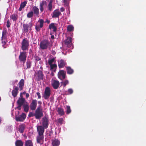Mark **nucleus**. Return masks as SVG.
Here are the masks:
<instances>
[{
  "mask_svg": "<svg viewBox=\"0 0 146 146\" xmlns=\"http://www.w3.org/2000/svg\"><path fill=\"white\" fill-rule=\"evenodd\" d=\"M52 45L50 44V42L47 40L45 39L41 41L40 44V49L45 50L48 48L50 49Z\"/></svg>",
  "mask_w": 146,
  "mask_h": 146,
  "instance_id": "1",
  "label": "nucleus"
},
{
  "mask_svg": "<svg viewBox=\"0 0 146 146\" xmlns=\"http://www.w3.org/2000/svg\"><path fill=\"white\" fill-rule=\"evenodd\" d=\"M35 118L38 119L40 118L43 116L42 109L41 106H38L35 111Z\"/></svg>",
  "mask_w": 146,
  "mask_h": 146,
  "instance_id": "2",
  "label": "nucleus"
},
{
  "mask_svg": "<svg viewBox=\"0 0 146 146\" xmlns=\"http://www.w3.org/2000/svg\"><path fill=\"white\" fill-rule=\"evenodd\" d=\"M25 99L23 97L19 98L17 101L18 106L17 108L19 110H20L21 108V106L26 103Z\"/></svg>",
  "mask_w": 146,
  "mask_h": 146,
  "instance_id": "3",
  "label": "nucleus"
},
{
  "mask_svg": "<svg viewBox=\"0 0 146 146\" xmlns=\"http://www.w3.org/2000/svg\"><path fill=\"white\" fill-rule=\"evenodd\" d=\"M21 49L24 51L28 49L29 45V42L27 40V38H24L23 39L21 42Z\"/></svg>",
  "mask_w": 146,
  "mask_h": 146,
  "instance_id": "4",
  "label": "nucleus"
},
{
  "mask_svg": "<svg viewBox=\"0 0 146 146\" xmlns=\"http://www.w3.org/2000/svg\"><path fill=\"white\" fill-rule=\"evenodd\" d=\"M27 55V52L25 51L21 52L19 56V61L24 63L26 60Z\"/></svg>",
  "mask_w": 146,
  "mask_h": 146,
  "instance_id": "5",
  "label": "nucleus"
},
{
  "mask_svg": "<svg viewBox=\"0 0 146 146\" xmlns=\"http://www.w3.org/2000/svg\"><path fill=\"white\" fill-rule=\"evenodd\" d=\"M38 22L40 24L39 25H36L35 27L36 31L37 32L40 31V30L41 28L43 27L44 21L43 19H40L38 20Z\"/></svg>",
  "mask_w": 146,
  "mask_h": 146,
  "instance_id": "6",
  "label": "nucleus"
},
{
  "mask_svg": "<svg viewBox=\"0 0 146 146\" xmlns=\"http://www.w3.org/2000/svg\"><path fill=\"white\" fill-rule=\"evenodd\" d=\"M50 94V90L48 87H46L44 90V92L43 97L45 100H48L49 98Z\"/></svg>",
  "mask_w": 146,
  "mask_h": 146,
  "instance_id": "7",
  "label": "nucleus"
},
{
  "mask_svg": "<svg viewBox=\"0 0 146 146\" xmlns=\"http://www.w3.org/2000/svg\"><path fill=\"white\" fill-rule=\"evenodd\" d=\"M37 101L36 99H33L32 100L31 103L29 107L30 109L32 111L35 110L37 107Z\"/></svg>",
  "mask_w": 146,
  "mask_h": 146,
  "instance_id": "8",
  "label": "nucleus"
},
{
  "mask_svg": "<svg viewBox=\"0 0 146 146\" xmlns=\"http://www.w3.org/2000/svg\"><path fill=\"white\" fill-rule=\"evenodd\" d=\"M26 118V114L23 113L21 115H16L15 116V120L17 121H23Z\"/></svg>",
  "mask_w": 146,
  "mask_h": 146,
  "instance_id": "9",
  "label": "nucleus"
},
{
  "mask_svg": "<svg viewBox=\"0 0 146 146\" xmlns=\"http://www.w3.org/2000/svg\"><path fill=\"white\" fill-rule=\"evenodd\" d=\"M42 126L45 129L48 128L49 124V121L48 117H45L42 118Z\"/></svg>",
  "mask_w": 146,
  "mask_h": 146,
  "instance_id": "10",
  "label": "nucleus"
},
{
  "mask_svg": "<svg viewBox=\"0 0 146 146\" xmlns=\"http://www.w3.org/2000/svg\"><path fill=\"white\" fill-rule=\"evenodd\" d=\"M58 78L61 80L64 79L66 77V72L64 70H60L59 71L58 74Z\"/></svg>",
  "mask_w": 146,
  "mask_h": 146,
  "instance_id": "11",
  "label": "nucleus"
},
{
  "mask_svg": "<svg viewBox=\"0 0 146 146\" xmlns=\"http://www.w3.org/2000/svg\"><path fill=\"white\" fill-rule=\"evenodd\" d=\"M72 38L70 37H68L64 41L65 44L68 48L72 46Z\"/></svg>",
  "mask_w": 146,
  "mask_h": 146,
  "instance_id": "12",
  "label": "nucleus"
},
{
  "mask_svg": "<svg viewBox=\"0 0 146 146\" xmlns=\"http://www.w3.org/2000/svg\"><path fill=\"white\" fill-rule=\"evenodd\" d=\"M44 138L43 135H38L36 138L37 143L42 144L44 142Z\"/></svg>",
  "mask_w": 146,
  "mask_h": 146,
  "instance_id": "13",
  "label": "nucleus"
},
{
  "mask_svg": "<svg viewBox=\"0 0 146 146\" xmlns=\"http://www.w3.org/2000/svg\"><path fill=\"white\" fill-rule=\"evenodd\" d=\"M61 14V12L58 9L54 10L52 14V18H58L59 16Z\"/></svg>",
  "mask_w": 146,
  "mask_h": 146,
  "instance_id": "14",
  "label": "nucleus"
},
{
  "mask_svg": "<svg viewBox=\"0 0 146 146\" xmlns=\"http://www.w3.org/2000/svg\"><path fill=\"white\" fill-rule=\"evenodd\" d=\"M38 135H43L44 131V128L42 126H38L37 127Z\"/></svg>",
  "mask_w": 146,
  "mask_h": 146,
  "instance_id": "15",
  "label": "nucleus"
},
{
  "mask_svg": "<svg viewBox=\"0 0 146 146\" xmlns=\"http://www.w3.org/2000/svg\"><path fill=\"white\" fill-rule=\"evenodd\" d=\"M59 82L57 80H54L52 83V86L54 89H57L60 85Z\"/></svg>",
  "mask_w": 146,
  "mask_h": 146,
  "instance_id": "16",
  "label": "nucleus"
},
{
  "mask_svg": "<svg viewBox=\"0 0 146 146\" xmlns=\"http://www.w3.org/2000/svg\"><path fill=\"white\" fill-rule=\"evenodd\" d=\"M32 11L33 13L36 16H38L39 15V9L37 7L33 6L32 8Z\"/></svg>",
  "mask_w": 146,
  "mask_h": 146,
  "instance_id": "17",
  "label": "nucleus"
},
{
  "mask_svg": "<svg viewBox=\"0 0 146 146\" xmlns=\"http://www.w3.org/2000/svg\"><path fill=\"white\" fill-rule=\"evenodd\" d=\"M66 64V62L62 59H61L58 61V66L60 68H63Z\"/></svg>",
  "mask_w": 146,
  "mask_h": 146,
  "instance_id": "18",
  "label": "nucleus"
},
{
  "mask_svg": "<svg viewBox=\"0 0 146 146\" xmlns=\"http://www.w3.org/2000/svg\"><path fill=\"white\" fill-rule=\"evenodd\" d=\"M19 88L15 86L14 89L12 91V94L13 96L15 98L16 97L18 93Z\"/></svg>",
  "mask_w": 146,
  "mask_h": 146,
  "instance_id": "19",
  "label": "nucleus"
},
{
  "mask_svg": "<svg viewBox=\"0 0 146 146\" xmlns=\"http://www.w3.org/2000/svg\"><path fill=\"white\" fill-rule=\"evenodd\" d=\"M44 75L42 71L39 70L38 72V79L37 81H39L41 80H42L43 78Z\"/></svg>",
  "mask_w": 146,
  "mask_h": 146,
  "instance_id": "20",
  "label": "nucleus"
},
{
  "mask_svg": "<svg viewBox=\"0 0 146 146\" xmlns=\"http://www.w3.org/2000/svg\"><path fill=\"white\" fill-rule=\"evenodd\" d=\"M57 24L54 23H52L49 25L48 28L50 29H53V31L54 32H56L57 29V26L55 25Z\"/></svg>",
  "mask_w": 146,
  "mask_h": 146,
  "instance_id": "21",
  "label": "nucleus"
},
{
  "mask_svg": "<svg viewBox=\"0 0 146 146\" xmlns=\"http://www.w3.org/2000/svg\"><path fill=\"white\" fill-rule=\"evenodd\" d=\"M47 5V3L46 1H42L40 3V10L41 12H42L44 11V6H46Z\"/></svg>",
  "mask_w": 146,
  "mask_h": 146,
  "instance_id": "22",
  "label": "nucleus"
},
{
  "mask_svg": "<svg viewBox=\"0 0 146 146\" xmlns=\"http://www.w3.org/2000/svg\"><path fill=\"white\" fill-rule=\"evenodd\" d=\"M60 141L57 139L52 140V146H59L60 144Z\"/></svg>",
  "mask_w": 146,
  "mask_h": 146,
  "instance_id": "23",
  "label": "nucleus"
},
{
  "mask_svg": "<svg viewBox=\"0 0 146 146\" xmlns=\"http://www.w3.org/2000/svg\"><path fill=\"white\" fill-rule=\"evenodd\" d=\"M25 84V81L24 79H21L18 83V85L20 91L22 90Z\"/></svg>",
  "mask_w": 146,
  "mask_h": 146,
  "instance_id": "24",
  "label": "nucleus"
},
{
  "mask_svg": "<svg viewBox=\"0 0 146 146\" xmlns=\"http://www.w3.org/2000/svg\"><path fill=\"white\" fill-rule=\"evenodd\" d=\"M25 125L24 124H21L19 126V131L21 133H23L24 131Z\"/></svg>",
  "mask_w": 146,
  "mask_h": 146,
  "instance_id": "25",
  "label": "nucleus"
},
{
  "mask_svg": "<svg viewBox=\"0 0 146 146\" xmlns=\"http://www.w3.org/2000/svg\"><path fill=\"white\" fill-rule=\"evenodd\" d=\"M57 111L60 116H63L64 115L65 113L64 109L61 108H57Z\"/></svg>",
  "mask_w": 146,
  "mask_h": 146,
  "instance_id": "26",
  "label": "nucleus"
},
{
  "mask_svg": "<svg viewBox=\"0 0 146 146\" xmlns=\"http://www.w3.org/2000/svg\"><path fill=\"white\" fill-rule=\"evenodd\" d=\"M66 70L67 73L70 75L72 74L74 72V70L70 66H67Z\"/></svg>",
  "mask_w": 146,
  "mask_h": 146,
  "instance_id": "27",
  "label": "nucleus"
},
{
  "mask_svg": "<svg viewBox=\"0 0 146 146\" xmlns=\"http://www.w3.org/2000/svg\"><path fill=\"white\" fill-rule=\"evenodd\" d=\"M27 67L26 68L24 66L23 67V69L24 70H26L27 69L30 68L31 66V63L30 60H27L26 63Z\"/></svg>",
  "mask_w": 146,
  "mask_h": 146,
  "instance_id": "28",
  "label": "nucleus"
},
{
  "mask_svg": "<svg viewBox=\"0 0 146 146\" xmlns=\"http://www.w3.org/2000/svg\"><path fill=\"white\" fill-rule=\"evenodd\" d=\"M24 108V111L27 113L29 110V106L27 102H26V103L23 106Z\"/></svg>",
  "mask_w": 146,
  "mask_h": 146,
  "instance_id": "29",
  "label": "nucleus"
},
{
  "mask_svg": "<svg viewBox=\"0 0 146 146\" xmlns=\"http://www.w3.org/2000/svg\"><path fill=\"white\" fill-rule=\"evenodd\" d=\"M16 146H23V142L21 140H17L15 142Z\"/></svg>",
  "mask_w": 146,
  "mask_h": 146,
  "instance_id": "30",
  "label": "nucleus"
},
{
  "mask_svg": "<svg viewBox=\"0 0 146 146\" xmlns=\"http://www.w3.org/2000/svg\"><path fill=\"white\" fill-rule=\"evenodd\" d=\"M25 146H33V143L30 140L26 141L25 144Z\"/></svg>",
  "mask_w": 146,
  "mask_h": 146,
  "instance_id": "31",
  "label": "nucleus"
},
{
  "mask_svg": "<svg viewBox=\"0 0 146 146\" xmlns=\"http://www.w3.org/2000/svg\"><path fill=\"white\" fill-rule=\"evenodd\" d=\"M50 69L53 70V71L55 72L57 68V65L55 64H52L50 65Z\"/></svg>",
  "mask_w": 146,
  "mask_h": 146,
  "instance_id": "32",
  "label": "nucleus"
},
{
  "mask_svg": "<svg viewBox=\"0 0 146 146\" xmlns=\"http://www.w3.org/2000/svg\"><path fill=\"white\" fill-rule=\"evenodd\" d=\"M24 31L25 32H27L28 30V26L27 24H24L23 25Z\"/></svg>",
  "mask_w": 146,
  "mask_h": 146,
  "instance_id": "33",
  "label": "nucleus"
},
{
  "mask_svg": "<svg viewBox=\"0 0 146 146\" xmlns=\"http://www.w3.org/2000/svg\"><path fill=\"white\" fill-rule=\"evenodd\" d=\"M71 112V110L70 106H66V112L67 114H69Z\"/></svg>",
  "mask_w": 146,
  "mask_h": 146,
  "instance_id": "34",
  "label": "nucleus"
},
{
  "mask_svg": "<svg viewBox=\"0 0 146 146\" xmlns=\"http://www.w3.org/2000/svg\"><path fill=\"white\" fill-rule=\"evenodd\" d=\"M34 14L32 11L29 12L27 15V17L28 18H32Z\"/></svg>",
  "mask_w": 146,
  "mask_h": 146,
  "instance_id": "35",
  "label": "nucleus"
},
{
  "mask_svg": "<svg viewBox=\"0 0 146 146\" xmlns=\"http://www.w3.org/2000/svg\"><path fill=\"white\" fill-rule=\"evenodd\" d=\"M74 27L72 25H69L67 27V30L68 31L71 32L73 30Z\"/></svg>",
  "mask_w": 146,
  "mask_h": 146,
  "instance_id": "36",
  "label": "nucleus"
},
{
  "mask_svg": "<svg viewBox=\"0 0 146 146\" xmlns=\"http://www.w3.org/2000/svg\"><path fill=\"white\" fill-rule=\"evenodd\" d=\"M69 83L68 80H66L64 82H61V84L64 87H65L66 85Z\"/></svg>",
  "mask_w": 146,
  "mask_h": 146,
  "instance_id": "37",
  "label": "nucleus"
},
{
  "mask_svg": "<svg viewBox=\"0 0 146 146\" xmlns=\"http://www.w3.org/2000/svg\"><path fill=\"white\" fill-rule=\"evenodd\" d=\"M27 1H25L21 3L20 6L24 8L26 5V4L27 3Z\"/></svg>",
  "mask_w": 146,
  "mask_h": 146,
  "instance_id": "38",
  "label": "nucleus"
},
{
  "mask_svg": "<svg viewBox=\"0 0 146 146\" xmlns=\"http://www.w3.org/2000/svg\"><path fill=\"white\" fill-rule=\"evenodd\" d=\"M11 17L13 21H16L17 19V16L15 14H13Z\"/></svg>",
  "mask_w": 146,
  "mask_h": 146,
  "instance_id": "39",
  "label": "nucleus"
},
{
  "mask_svg": "<svg viewBox=\"0 0 146 146\" xmlns=\"http://www.w3.org/2000/svg\"><path fill=\"white\" fill-rule=\"evenodd\" d=\"M7 42V40L1 39V43L2 44V46L4 48H6L4 46V45L6 44Z\"/></svg>",
  "mask_w": 146,
  "mask_h": 146,
  "instance_id": "40",
  "label": "nucleus"
},
{
  "mask_svg": "<svg viewBox=\"0 0 146 146\" xmlns=\"http://www.w3.org/2000/svg\"><path fill=\"white\" fill-rule=\"evenodd\" d=\"M52 4H48V9L50 11H52Z\"/></svg>",
  "mask_w": 146,
  "mask_h": 146,
  "instance_id": "41",
  "label": "nucleus"
},
{
  "mask_svg": "<svg viewBox=\"0 0 146 146\" xmlns=\"http://www.w3.org/2000/svg\"><path fill=\"white\" fill-rule=\"evenodd\" d=\"M63 121L62 118H59L58 119V123L60 124H62L63 123Z\"/></svg>",
  "mask_w": 146,
  "mask_h": 146,
  "instance_id": "42",
  "label": "nucleus"
},
{
  "mask_svg": "<svg viewBox=\"0 0 146 146\" xmlns=\"http://www.w3.org/2000/svg\"><path fill=\"white\" fill-rule=\"evenodd\" d=\"M7 31L6 29H4L2 32V36H6Z\"/></svg>",
  "mask_w": 146,
  "mask_h": 146,
  "instance_id": "43",
  "label": "nucleus"
},
{
  "mask_svg": "<svg viewBox=\"0 0 146 146\" xmlns=\"http://www.w3.org/2000/svg\"><path fill=\"white\" fill-rule=\"evenodd\" d=\"M54 60V58H53L49 60H48V63L49 65H50L52 64V63L53 62Z\"/></svg>",
  "mask_w": 146,
  "mask_h": 146,
  "instance_id": "44",
  "label": "nucleus"
},
{
  "mask_svg": "<svg viewBox=\"0 0 146 146\" xmlns=\"http://www.w3.org/2000/svg\"><path fill=\"white\" fill-rule=\"evenodd\" d=\"M28 116L29 117L33 116H35V113H34L32 112H30L29 113Z\"/></svg>",
  "mask_w": 146,
  "mask_h": 146,
  "instance_id": "45",
  "label": "nucleus"
},
{
  "mask_svg": "<svg viewBox=\"0 0 146 146\" xmlns=\"http://www.w3.org/2000/svg\"><path fill=\"white\" fill-rule=\"evenodd\" d=\"M33 26V24L31 22H30L29 23L28 25V28H29L30 31H31L32 30V27Z\"/></svg>",
  "mask_w": 146,
  "mask_h": 146,
  "instance_id": "46",
  "label": "nucleus"
},
{
  "mask_svg": "<svg viewBox=\"0 0 146 146\" xmlns=\"http://www.w3.org/2000/svg\"><path fill=\"white\" fill-rule=\"evenodd\" d=\"M34 58L36 61H38L41 60L40 58L37 56H35Z\"/></svg>",
  "mask_w": 146,
  "mask_h": 146,
  "instance_id": "47",
  "label": "nucleus"
},
{
  "mask_svg": "<svg viewBox=\"0 0 146 146\" xmlns=\"http://www.w3.org/2000/svg\"><path fill=\"white\" fill-rule=\"evenodd\" d=\"M68 92L69 94H72L73 93V90L72 89L70 88L68 89Z\"/></svg>",
  "mask_w": 146,
  "mask_h": 146,
  "instance_id": "48",
  "label": "nucleus"
},
{
  "mask_svg": "<svg viewBox=\"0 0 146 146\" xmlns=\"http://www.w3.org/2000/svg\"><path fill=\"white\" fill-rule=\"evenodd\" d=\"M7 28H9L10 27V21L8 19L7 20Z\"/></svg>",
  "mask_w": 146,
  "mask_h": 146,
  "instance_id": "49",
  "label": "nucleus"
},
{
  "mask_svg": "<svg viewBox=\"0 0 146 146\" xmlns=\"http://www.w3.org/2000/svg\"><path fill=\"white\" fill-rule=\"evenodd\" d=\"M36 94L38 96V98L40 99L41 98V96L40 95V94L39 92H37L36 93Z\"/></svg>",
  "mask_w": 146,
  "mask_h": 146,
  "instance_id": "50",
  "label": "nucleus"
},
{
  "mask_svg": "<svg viewBox=\"0 0 146 146\" xmlns=\"http://www.w3.org/2000/svg\"><path fill=\"white\" fill-rule=\"evenodd\" d=\"M1 39L4 40H7V36H2L1 37Z\"/></svg>",
  "mask_w": 146,
  "mask_h": 146,
  "instance_id": "51",
  "label": "nucleus"
},
{
  "mask_svg": "<svg viewBox=\"0 0 146 146\" xmlns=\"http://www.w3.org/2000/svg\"><path fill=\"white\" fill-rule=\"evenodd\" d=\"M50 21L48 19H46V21L44 22L45 23H47L48 24H49L50 23Z\"/></svg>",
  "mask_w": 146,
  "mask_h": 146,
  "instance_id": "52",
  "label": "nucleus"
},
{
  "mask_svg": "<svg viewBox=\"0 0 146 146\" xmlns=\"http://www.w3.org/2000/svg\"><path fill=\"white\" fill-rule=\"evenodd\" d=\"M53 131L52 130H51L49 132L50 136H51L52 134L53 133Z\"/></svg>",
  "mask_w": 146,
  "mask_h": 146,
  "instance_id": "53",
  "label": "nucleus"
},
{
  "mask_svg": "<svg viewBox=\"0 0 146 146\" xmlns=\"http://www.w3.org/2000/svg\"><path fill=\"white\" fill-rule=\"evenodd\" d=\"M60 10L61 12H63L64 11V9L63 7H61Z\"/></svg>",
  "mask_w": 146,
  "mask_h": 146,
  "instance_id": "54",
  "label": "nucleus"
},
{
  "mask_svg": "<svg viewBox=\"0 0 146 146\" xmlns=\"http://www.w3.org/2000/svg\"><path fill=\"white\" fill-rule=\"evenodd\" d=\"M26 98H28L29 96V94L28 93H26Z\"/></svg>",
  "mask_w": 146,
  "mask_h": 146,
  "instance_id": "55",
  "label": "nucleus"
},
{
  "mask_svg": "<svg viewBox=\"0 0 146 146\" xmlns=\"http://www.w3.org/2000/svg\"><path fill=\"white\" fill-rule=\"evenodd\" d=\"M23 8H22V7H21V6H20V7L19 8V11H21L22 10V9Z\"/></svg>",
  "mask_w": 146,
  "mask_h": 146,
  "instance_id": "56",
  "label": "nucleus"
},
{
  "mask_svg": "<svg viewBox=\"0 0 146 146\" xmlns=\"http://www.w3.org/2000/svg\"><path fill=\"white\" fill-rule=\"evenodd\" d=\"M42 102L40 101H39L38 102V103L40 105L39 106H41V105L42 104Z\"/></svg>",
  "mask_w": 146,
  "mask_h": 146,
  "instance_id": "57",
  "label": "nucleus"
},
{
  "mask_svg": "<svg viewBox=\"0 0 146 146\" xmlns=\"http://www.w3.org/2000/svg\"><path fill=\"white\" fill-rule=\"evenodd\" d=\"M53 0H50L49 4H52Z\"/></svg>",
  "mask_w": 146,
  "mask_h": 146,
  "instance_id": "58",
  "label": "nucleus"
},
{
  "mask_svg": "<svg viewBox=\"0 0 146 146\" xmlns=\"http://www.w3.org/2000/svg\"><path fill=\"white\" fill-rule=\"evenodd\" d=\"M68 0H63V2L66 3L67 2Z\"/></svg>",
  "mask_w": 146,
  "mask_h": 146,
  "instance_id": "59",
  "label": "nucleus"
},
{
  "mask_svg": "<svg viewBox=\"0 0 146 146\" xmlns=\"http://www.w3.org/2000/svg\"><path fill=\"white\" fill-rule=\"evenodd\" d=\"M51 38H52V39H54V35H52L51 36Z\"/></svg>",
  "mask_w": 146,
  "mask_h": 146,
  "instance_id": "60",
  "label": "nucleus"
},
{
  "mask_svg": "<svg viewBox=\"0 0 146 146\" xmlns=\"http://www.w3.org/2000/svg\"><path fill=\"white\" fill-rule=\"evenodd\" d=\"M50 75L53 76L54 75V74L53 72H52L51 73Z\"/></svg>",
  "mask_w": 146,
  "mask_h": 146,
  "instance_id": "61",
  "label": "nucleus"
},
{
  "mask_svg": "<svg viewBox=\"0 0 146 146\" xmlns=\"http://www.w3.org/2000/svg\"><path fill=\"white\" fill-rule=\"evenodd\" d=\"M20 96L21 98L23 97V96H22V93H21L20 94Z\"/></svg>",
  "mask_w": 146,
  "mask_h": 146,
  "instance_id": "62",
  "label": "nucleus"
},
{
  "mask_svg": "<svg viewBox=\"0 0 146 146\" xmlns=\"http://www.w3.org/2000/svg\"><path fill=\"white\" fill-rule=\"evenodd\" d=\"M40 68L41 70H42V69H43V68H42V66H40Z\"/></svg>",
  "mask_w": 146,
  "mask_h": 146,
  "instance_id": "63",
  "label": "nucleus"
},
{
  "mask_svg": "<svg viewBox=\"0 0 146 146\" xmlns=\"http://www.w3.org/2000/svg\"><path fill=\"white\" fill-rule=\"evenodd\" d=\"M23 94H26V92L25 91L23 92Z\"/></svg>",
  "mask_w": 146,
  "mask_h": 146,
  "instance_id": "64",
  "label": "nucleus"
}]
</instances>
